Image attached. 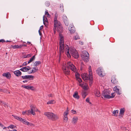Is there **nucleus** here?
Wrapping results in <instances>:
<instances>
[{"mask_svg": "<svg viewBox=\"0 0 131 131\" xmlns=\"http://www.w3.org/2000/svg\"><path fill=\"white\" fill-rule=\"evenodd\" d=\"M61 33H59V37L60 42H59V51L60 52H63L65 49L66 54L69 58L71 57V56L69 52V48L68 46L66 45L64 47V39L63 36L61 34Z\"/></svg>", "mask_w": 131, "mask_h": 131, "instance_id": "nucleus-1", "label": "nucleus"}, {"mask_svg": "<svg viewBox=\"0 0 131 131\" xmlns=\"http://www.w3.org/2000/svg\"><path fill=\"white\" fill-rule=\"evenodd\" d=\"M54 32L57 30L59 33H62L63 28L61 23L59 21H54Z\"/></svg>", "mask_w": 131, "mask_h": 131, "instance_id": "nucleus-2", "label": "nucleus"}, {"mask_svg": "<svg viewBox=\"0 0 131 131\" xmlns=\"http://www.w3.org/2000/svg\"><path fill=\"white\" fill-rule=\"evenodd\" d=\"M44 114L46 116L47 118L52 121H55L59 118L58 116L56 114L51 112H46Z\"/></svg>", "mask_w": 131, "mask_h": 131, "instance_id": "nucleus-3", "label": "nucleus"}, {"mask_svg": "<svg viewBox=\"0 0 131 131\" xmlns=\"http://www.w3.org/2000/svg\"><path fill=\"white\" fill-rule=\"evenodd\" d=\"M89 75H88L87 74L85 73L84 74L81 75L82 79L85 81L88 80H91L92 79V73L91 66H90L89 67Z\"/></svg>", "mask_w": 131, "mask_h": 131, "instance_id": "nucleus-4", "label": "nucleus"}, {"mask_svg": "<svg viewBox=\"0 0 131 131\" xmlns=\"http://www.w3.org/2000/svg\"><path fill=\"white\" fill-rule=\"evenodd\" d=\"M110 92L107 90H105L102 92L101 95L102 96L104 97V98L109 99L114 97L115 95H113L114 93H112V96L110 95Z\"/></svg>", "mask_w": 131, "mask_h": 131, "instance_id": "nucleus-5", "label": "nucleus"}, {"mask_svg": "<svg viewBox=\"0 0 131 131\" xmlns=\"http://www.w3.org/2000/svg\"><path fill=\"white\" fill-rule=\"evenodd\" d=\"M31 108V110H29L27 111H23L22 112V114L23 115H25V114L27 115H29L30 114H32L33 115H35V113L34 112V111L35 110V107L32 105L30 106Z\"/></svg>", "mask_w": 131, "mask_h": 131, "instance_id": "nucleus-6", "label": "nucleus"}, {"mask_svg": "<svg viewBox=\"0 0 131 131\" xmlns=\"http://www.w3.org/2000/svg\"><path fill=\"white\" fill-rule=\"evenodd\" d=\"M70 52L72 56L75 58H77L79 57V55L74 48H70Z\"/></svg>", "mask_w": 131, "mask_h": 131, "instance_id": "nucleus-7", "label": "nucleus"}, {"mask_svg": "<svg viewBox=\"0 0 131 131\" xmlns=\"http://www.w3.org/2000/svg\"><path fill=\"white\" fill-rule=\"evenodd\" d=\"M68 68H70L74 72H77V69L75 66L71 62L69 61L67 63Z\"/></svg>", "mask_w": 131, "mask_h": 131, "instance_id": "nucleus-8", "label": "nucleus"}, {"mask_svg": "<svg viewBox=\"0 0 131 131\" xmlns=\"http://www.w3.org/2000/svg\"><path fill=\"white\" fill-rule=\"evenodd\" d=\"M96 72L97 74L101 77H103L105 75L104 72L101 67H99L96 70Z\"/></svg>", "mask_w": 131, "mask_h": 131, "instance_id": "nucleus-9", "label": "nucleus"}, {"mask_svg": "<svg viewBox=\"0 0 131 131\" xmlns=\"http://www.w3.org/2000/svg\"><path fill=\"white\" fill-rule=\"evenodd\" d=\"M62 19L65 25L68 26L69 24V21L67 19V18L65 15H63L62 16Z\"/></svg>", "mask_w": 131, "mask_h": 131, "instance_id": "nucleus-10", "label": "nucleus"}, {"mask_svg": "<svg viewBox=\"0 0 131 131\" xmlns=\"http://www.w3.org/2000/svg\"><path fill=\"white\" fill-rule=\"evenodd\" d=\"M21 78L23 79H28L30 80H32L34 78V76L32 75H26L21 76Z\"/></svg>", "mask_w": 131, "mask_h": 131, "instance_id": "nucleus-11", "label": "nucleus"}, {"mask_svg": "<svg viewBox=\"0 0 131 131\" xmlns=\"http://www.w3.org/2000/svg\"><path fill=\"white\" fill-rule=\"evenodd\" d=\"M63 66L62 69L64 73L66 75H69L70 72L69 69L68 67H66V66H64V65H63Z\"/></svg>", "mask_w": 131, "mask_h": 131, "instance_id": "nucleus-12", "label": "nucleus"}, {"mask_svg": "<svg viewBox=\"0 0 131 131\" xmlns=\"http://www.w3.org/2000/svg\"><path fill=\"white\" fill-rule=\"evenodd\" d=\"M119 86H116L114 88V91H115L118 95H120L121 94V91L119 90L118 88Z\"/></svg>", "mask_w": 131, "mask_h": 131, "instance_id": "nucleus-13", "label": "nucleus"}, {"mask_svg": "<svg viewBox=\"0 0 131 131\" xmlns=\"http://www.w3.org/2000/svg\"><path fill=\"white\" fill-rule=\"evenodd\" d=\"M2 76L6 77L8 79H9L11 77V74L9 72H7L3 73Z\"/></svg>", "mask_w": 131, "mask_h": 131, "instance_id": "nucleus-14", "label": "nucleus"}, {"mask_svg": "<svg viewBox=\"0 0 131 131\" xmlns=\"http://www.w3.org/2000/svg\"><path fill=\"white\" fill-rule=\"evenodd\" d=\"M81 57L82 59L85 61L86 62H88L89 60V55L88 56H81Z\"/></svg>", "mask_w": 131, "mask_h": 131, "instance_id": "nucleus-15", "label": "nucleus"}, {"mask_svg": "<svg viewBox=\"0 0 131 131\" xmlns=\"http://www.w3.org/2000/svg\"><path fill=\"white\" fill-rule=\"evenodd\" d=\"M32 69L33 70L31 71H29L28 72V73L30 74L34 73L36 72L38 70V68L37 67H33Z\"/></svg>", "mask_w": 131, "mask_h": 131, "instance_id": "nucleus-16", "label": "nucleus"}, {"mask_svg": "<svg viewBox=\"0 0 131 131\" xmlns=\"http://www.w3.org/2000/svg\"><path fill=\"white\" fill-rule=\"evenodd\" d=\"M112 82L114 84H116L117 82V81L116 78V76L113 75L112 77L111 80Z\"/></svg>", "mask_w": 131, "mask_h": 131, "instance_id": "nucleus-17", "label": "nucleus"}, {"mask_svg": "<svg viewBox=\"0 0 131 131\" xmlns=\"http://www.w3.org/2000/svg\"><path fill=\"white\" fill-rule=\"evenodd\" d=\"M70 27H71L70 28H69V30L70 31V33L71 34L74 33L75 31V30L73 25H71Z\"/></svg>", "mask_w": 131, "mask_h": 131, "instance_id": "nucleus-18", "label": "nucleus"}, {"mask_svg": "<svg viewBox=\"0 0 131 131\" xmlns=\"http://www.w3.org/2000/svg\"><path fill=\"white\" fill-rule=\"evenodd\" d=\"M43 23L44 25L45 26H46L48 25V22L47 18L46 17H45L44 15L43 17Z\"/></svg>", "mask_w": 131, "mask_h": 131, "instance_id": "nucleus-19", "label": "nucleus"}, {"mask_svg": "<svg viewBox=\"0 0 131 131\" xmlns=\"http://www.w3.org/2000/svg\"><path fill=\"white\" fill-rule=\"evenodd\" d=\"M14 73L17 77L19 76L22 74V73L19 70H17L14 71Z\"/></svg>", "mask_w": 131, "mask_h": 131, "instance_id": "nucleus-20", "label": "nucleus"}, {"mask_svg": "<svg viewBox=\"0 0 131 131\" xmlns=\"http://www.w3.org/2000/svg\"><path fill=\"white\" fill-rule=\"evenodd\" d=\"M68 113V111H66L64 113V117H63V119L66 122H67L68 120V118L67 117Z\"/></svg>", "mask_w": 131, "mask_h": 131, "instance_id": "nucleus-21", "label": "nucleus"}, {"mask_svg": "<svg viewBox=\"0 0 131 131\" xmlns=\"http://www.w3.org/2000/svg\"><path fill=\"white\" fill-rule=\"evenodd\" d=\"M78 120V118L76 116L72 118V123L74 124H75L77 122Z\"/></svg>", "mask_w": 131, "mask_h": 131, "instance_id": "nucleus-22", "label": "nucleus"}, {"mask_svg": "<svg viewBox=\"0 0 131 131\" xmlns=\"http://www.w3.org/2000/svg\"><path fill=\"white\" fill-rule=\"evenodd\" d=\"M94 94L95 95L98 97L100 96L101 94L99 91L97 90H95L94 91Z\"/></svg>", "mask_w": 131, "mask_h": 131, "instance_id": "nucleus-23", "label": "nucleus"}, {"mask_svg": "<svg viewBox=\"0 0 131 131\" xmlns=\"http://www.w3.org/2000/svg\"><path fill=\"white\" fill-rule=\"evenodd\" d=\"M20 70L24 72H27L29 70V69L27 68L26 67H25L20 69Z\"/></svg>", "mask_w": 131, "mask_h": 131, "instance_id": "nucleus-24", "label": "nucleus"}, {"mask_svg": "<svg viewBox=\"0 0 131 131\" xmlns=\"http://www.w3.org/2000/svg\"><path fill=\"white\" fill-rule=\"evenodd\" d=\"M89 55V54L86 51L84 50L82 52V54H81V56H86L87 55L88 56Z\"/></svg>", "mask_w": 131, "mask_h": 131, "instance_id": "nucleus-25", "label": "nucleus"}, {"mask_svg": "<svg viewBox=\"0 0 131 131\" xmlns=\"http://www.w3.org/2000/svg\"><path fill=\"white\" fill-rule=\"evenodd\" d=\"M20 121L21 122H23L26 125H28L29 123L27 122L26 120L25 119H23L22 118H20Z\"/></svg>", "mask_w": 131, "mask_h": 131, "instance_id": "nucleus-26", "label": "nucleus"}, {"mask_svg": "<svg viewBox=\"0 0 131 131\" xmlns=\"http://www.w3.org/2000/svg\"><path fill=\"white\" fill-rule=\"evenodd\" d=\"M113 113V115L116 116H117V115L118 113V110H116L112 112Z\"/></svg>", "mask_w": 131, "mask_h": 131, "instance_id": "nucleus-27", "label": "nucleus"}, {"mask_svg": "<svg viewBox=\"0 0 131 131\" xmlns=\"http://www.w3.org/2000/svg\"><path fill=\"white\" fill-rule=\"evenodd\" d=\"M21 46H20V45H12L11 47L13 48V49H16V48H18V49H20Z\"/></svg>", "mask_w": 131, "mask_h": 131, "instance_id": "nucleus-28", "label": "nucleus"}, {"mask_svg": "<svg viewBox=\"0 0 131 131\" xmlns=\"http://www.w3.org/2000/svg\"><path fill=\"white\" fill-rule=\"evenodd\" d=\"M35 59V56H33L28 61L27 64H29L32 61L34 60Z\"/></svg>", "mask_w": 131, "mask_h": 131, "instance_id": "nucleus-29", "label": "nucleus"}, {"mask_svg": "<svg viewBox=\"0 0 131 131\" xmlns=\"http://www.w3.org/2000/svg\"><path fill=\"white\" fill-rule=\"evenodd\" d=\"M125 111V109L124 108H121L120 110L119 114L121 115H123Z\"/></svg>", "mask_w": 131, "mask_h": 131, "instance_id": "nucleus-30", "label": "nucleus"}, {"mask_svg": "<svg viewBox=\"0 0 131 131\" xmlns=\"http://www.w3.org/2000/svg\"><path fill=\"white\" fill-rule=\"evenodd\" d=\"M87 95V94L85 92H83L82 93V95L83 99H84L85 97Z\"/></svg>", "mask_w": 131, "mask_h": 131, "instance_id": "nucleus-31", "label": "nucleus"}, {"mask_svg": "<svg viewBox=\"0 0 131 131\" xmlns=\"http://www.w3.org/2000/svg\"><path fill=\"white\" fill-rule=\"evenodd\" d=\"M30 85H22L21 87L26 89L28 90H29V88L30 87Z\"/></svg>", "mask_w": 131, "mask_h": 131, "instance_id": "nucleus-32", "label": "nucleus"}, {"mask_svg": "<svg viewBox=\"0 0 131 131\" xmlns=\"http://www.w3.org/2000/svg\"><path fill=\"white\" fill-rule=\"evenodd\" d=\"M41 63V62L40 61H36L35 62V63L34 64V66H37L39 64Z\"/></svg>", "mask_w": 131, "mask_h": 131, "instance_id": "nucleus-33", "label": "nucleus"}, {"mask_svg": "<svg viewBox=\"0 0 131 131\" xmlns=\"http://www.w3.org/2000/svg\"><path fill=\"white\" fill-rule=\"evenodd\" d=\"M73 96L75 98H77V99H79V96L77 93H75L73 95Z\"/></svg>", "mask_w": 131, "mask_h": 131, "instance_id": "nucleus-34", "label": "nucleus"}, {"mask_svg": "<svg viewBox=\"0 0 131 131\" xmlns=\"http://www.w3.org/2000/svg\"><path fill=\"white\" fill-rule=\"evenodd\" d=\"M58 14L57 12H56L54 14V21L58 20Z\"/></svg>", "mask_w": 131, "mask_h": 131, "instance_id": "nucleus-35", "label": "nucleus"}, {"mask_svg": "<svg viewBox=\"0 0 131 131\" xmlns=\"http://www.w3.org/2000/svg\"><path fill=\"white\" fill-rule=\"evenodd\" d=\"M60 8L61 11L63 12H64V10L63 8V5L62 4H60Z\"/></svg>", "mask_w": 131, "mask_h": 131, "instance_id": "nucleus-36", "label": "nucleus"}, {"mask_svg": "<svg viewBox=\"0 0 131 131\" xmlns=\"http://www.w3.org/2000/svg\"><path fill=\"white\" fill-rule=\"evenodd\" d=\"M54 101V100L49 101L47 102V104H52L53 103Z\"/></svg>", "mask_w": 131, "mask_h": 131, "instance_id": "nucleus-37", "label": "nucleus"}, {"mask_svg": "<svg viewBox=\"0 0 131 131\" xmlns=\"http://www.w3.org/2000/svg\"><path fill=\"white\" fill-rule=\"evenodd\" d=\"M45 15H47V17H50V14L48 13V10H47L45 11Z\"/></svg>", "mask_w": 131, "mask_h": 131, "instance_id": "nucleus-38", "label": "nucleus"}, {"mask_svg": "<svg viewBox=\"0 0 131 131\" xmlns=\"http://www.w3.org/2000/svg\"><path fill=\"white\" fill-rule=\"evenodd\" d=\"M14 117L16 119L20 121V118H21L17 116H14Z\"/></svg>", "mask_w": 131, "mask_h": 131, "instance_id": "nucleus-39", "label": "nucleus"}, {"mask_svg": "<svg viewBox=\"0 0 131 131\" xmlns=\"http://www.w3.org/2000/svg\"><path fill=\"white\" fill-rule=\"evenodd\" d=\"M76 35L75 36V40H77L78 39H79L80 38L79 37V36L77 34H76Z\"/></svg>", "mask_w": 131, "mask_h": 131, "instance_id": "nucleus-40", "label": "nucleus"}, {"mask_svg": "<svg viewBox=\"0 0 131 131\" xmlns=\"http://www.w3.org/2000/svg\"><path fill=\"white\" fill-rule=\"evenodd\" d=\"M45 5L47 6H48L50 5V3L49 1H46L45 3Z\"/></svg>", "mask_w": 131, "mask_h": 131, "instance_id": "nucleus-41", "label": "nucleus"}, {"mask_svg": "<svg viewBox=\"0 0 131 131\" xmlns=\"http://www.w3.org/2000/svg\"><path fill=\"white\" fill-rule=\"evenodd\" d=\"M79 73H76L75 74V76L76 79L79 78Z\"/></svg>", "mask_w": 131, "mask_h": 131, "instance_id": "nucleus-42", "label": "nucleus"}, {"mask_svg": "<svg viewBox=\"0 0 131 131\" xmlns=\"http://www.w3.org/2000/svg\"><path fill=\"white\" fill-rule=\"evenodd\" d=\"M79 82V83L81 82L82 81L81 79V78H79L78 79H76Z\"/></svg>", "mask_w": 131, "mask_h": 131, "instance_id": "nucleus-43", "label": "nucleus"}, {"mask_svg": "<svg viewBox=\"0 0 131 131\" xmlns=\"http://www.w3.org/2000/svg\"><path fill=\"white\" fill-rule=\"evenodd\" d=\"M20 46H21L20 47H21V48L22 47H26L27 45L26 44H22L20 45Z\"/></svg>", "mask_w": 131, "mask_h": 131, "instance_id": "nucleus-44", "label": "nucleus"}, {"mask_svg": "<svg viewBox=\"0 0 131 131\" xmlns=\"http://www.w3.org/2000/svg\"><path fill=\"white\" fill-rule=\"evenodd\" d=\"M64 52V51L63 52H60V53H59V61L60 60V59H61V54L62 53H63Z\"/></svg>", "mask_w": 131, "mask_h": 131, "instance_id": "nucleus-45", "label": "nucleus"}, {"mask_svg": "<svg viewBox=\"0 0 131 131\" xmlns=\"http://www.w3.org/2000/svg\"><path fill=\"white\" fill-rule=\"evenodd\" d=\"M10 125L11 128H14L16 127L14 125Z\"/></svg>", "mask_w": 131, "mask_h": 131, "instance_id": "nucleus-46", "label": "nucleus"}, {"mask_svg": "<svg viewBox=\"0 0 131 131\" xmlns=\"http://www.w3.org/2000/svg\"><path fill=\"white\" fill-rule=\"evenodd\" d=\"M86 102L88 103H90V102L89 99V98H87L86 99Z\"/></svg>", "mask_w": 131, "mask_h": 131, "instance_id": "nucleus-47", "label": "nucleus"}, {"mask_svg": "<svg viewBox=\"0 0 131 131\" xmlns=\"http://www.w3.org/2000/svg\"><path fill=\"white\" fill-rule=\"evenodd\" d=\"M27 62H24L22 66H26L27 65Z\"/></svg>", "mask_w": 131, "mask_h": 131, "instance_id": "nucleus-48", "label": "nucleus"}, {"mask_svg": "<svg viewBox=\"0 0 131 131\" xmlns=\"http://www.w3.org/2000/svg\"><path fill=\"white\" fill-rule=\"evenodd\" d=\"M5 42V41L4 39H1L0 40V42Z\"/></svg>", "mask_w": 131, "mask_h": 131, "instance_id": "nucleus-49", "label": "nucleus"}, {"mask_svg": "<svg viewBox=\"0 0 131 131\" xmlns=\"http://www.w3.org/2000/svg\"><path fill=\"white\" fill-rule=\"evenodd\" d=\"M71 112L73 114H76V112L74 110H73L71 111Z\"/></svg>", "mask_w": 131, "mask_h": 131, "instance_id": "nucleus-50", "label": "nucleus"}, {"mask_svg": "<svg viewBox=\"0 0 131 131\" xmlns=\"http://www.w3.org/2000/svg\"><path fill=\"white\" fill-rule=\"evenodd\" d=\"M84 83H81L80 84V85L82 87H83V86L84 85Z\"/></svg>", "mask_w": 131, "mask_h": 131, "instance_id": "nucleus-51", "label": "nucleus"}, {"mask_svg": "<svg viewBox=\"0 0 131 131\" xmlns=\"http://www.w3.org/2000/svg\"><path fill=\"white\" fill-rule=\"evenodd\" d=\"M30 88H29V89H30L31 90H34V89H33L34 87L33 86H30Z\"/></svg>", "mask_w": 131, "mask_h": 131, "instance_id": "nucleus-52", "label": "nucleus"}, {"mask_svg": "<svg viewBox=\"0 0 131 131\" xmlns=\"http://www.w3.org/2000/svg\"><path fill=\"white\" fill-rule=\"evenodd\" d=\"M82 88L84 89H86V86L85 85H84Z\"/></svg>", "mask_w": 131, "mask_h": 131, "instance_id": "nucleus-53", "label": "nucleus"}, {"mask_svg": "<svg viewBox=\"0 0 131 131\" xmlns=\"http://www.w3.org/2000/svg\"><path fill=\"white\" fill-rule=\"evenodd\" d=\"M27 55L28 58L30 57L31 56V55L30 54H28Z\"/></svg>", "mask_w": 131, "mask_h": 131, "instance_id": "nucleus-54", "label": "nucleus"}, {"mask_svg": "<svg viewBox=\"0 0 131 131\" xmlns=\"http://www.w3.org/2000/svg\"><path fill=\"white\" fill-rule=\"evenodd\" d=\"M40 29H39V30L38 32H39V33L40 35L41 36L42 35V33H41V32H40Z\"/></svg>", "mask_w": 131, "mask_h": 131, "instance_id": "nucleus-55", "label": "nucleus"}, {"mask_svg": "<svg viewBox=\"0 0 131 131\" xmlns=\"http://www.w3.org/2000/svg\"><path fill=\"white\" fill-rule=\"evenodd\" d=\"M26 67H27V68H28V69H29V70L31 69V68L29 66H26Z\"/></svg>", "mask_w": 131, "mask_h": 131, "instance_id": "nucleus-56", "label": "nucleus"}, {"mask_svg": "<svg viewBox=\"0 0 131 131\" xmlns=\"http://www.w3.org/2000/svg\"><path fill=\"white\" fill-rule=\"evenodd\" d=\"M23 57L24 58H27V55H24Z\"/></svg>", "mask_w": 131, "mask_h": 131, "instance_id": "nucleus-57", "label": "nucleus"}, {"mask_svg": "<svg viewBox=\"0 0 131 131\" xmlns=\"http://www.w3.org/2000/svg\"><path fill=\"white\" fill-rule=\"evenodd\" d=\"M28 82V81L27 80H25L23 81V83L27 82Z\"/></svg>", "mask_w": 131, "mask_h": 131, "instance_id": "nucleus-58", "label": "nucleus"}, {"mask_svg": "<svg viewBox=\"0 0 131 131\" xmlns=\"http://www.w3.org/2000/svg\"><path fill=\"white\" fill-rule=\"evenodd\" d=\"M79 43L81 45H82L83 44V42L81 41H80L79 42Z\"/></svg>", "mask_w": 131, "mask_h": 131, "instance_id": "nucleus-59", "label": "nucleus"}, {"mask_svg": "<svg viewBox=\"0 0 131 131\" xmlns=\"http://www.w3.org/2000/svg\"><path fill=\"white\" fill-rule=\"evenodd\" d=\"M43 26H41L40 27V29H41L42 28H43Z\"/></svg>", "mask_w": 131, "mask_h": 131, "instance_id": "nucleus-60", "label": "nucleus"}, {"mask_svg": "<svg viewBox=\"0 0 131 131\" xmlns=\"http://www.w3.org/2000/svg\"><path fill=\"white\" fill-rule=\"evenodd\" d=\"M48 96L49 97H51L52 94H49V95Z\"/></svg>", "mask_w": 131, "mask_h": 131, "instance_id": "nucleus-61", "label": "nucleus"}, {"mask_svg": "<svg viewBox=\"0 0 131 131\" xmlns=\"http://www.w3.org/2000/svg\"><path fill=\"white\" fill-rule=\"evenodd\" d=\"M17 130L15 129H14V130H12V131H17Z\"/></svg>", "mask_w": 131, "mask_h": 131, "instance_id": "nucleus-62", "label": "nucleus"}, {"mask_svg": "<svg viewBox=\"0 0 131 131\" xmlns=\"http://www.w3.org/2000/svg\"><path fill=\"white\" fill-rule=\"evenodd\" d=\"M7 128H10V125L8 126Z\"/></svg>", "mask_w": 131, "mask_h": 131, "instance_id": "nucleus-63", "label": "nucleus"}, {"mask_svg": "<svg viewBox=\"0 0 131 131\" xmlns=\"http://www.w3.org/2000/svg\"><path fill=\"white\" fill-rule=\"evenodd\" d=\"M3 91V90L2 89H1L0 88V91Z\"/></svg>", "mask_w": 131, "mask_h": 131, "instance_id": "nucleus-64", "label": "nucleus"}]
</instances>
